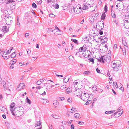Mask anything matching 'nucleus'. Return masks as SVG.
I'll use <instances>...</instances> for the list:
<instances>
[{
    "label": "nucleus",
    "instance_id": "f257e3e1",
    "mask_svg": "<svg viewBox=\"0 0 129 129\" xmlns=\"http://www.w3.org/2000/svg\"><path fill=\"white\" fill-rule=\"evenodd\" d=\"M121 63V62L118 60L114 61L111 63V66L115 72L118 71V67L120 66Z\"/></svg>",
    "mask_w": 129,
    "mask_h": 129
},
{
    "label": "nucleus",
    "instance_id": "f03ea898",
    "mask_svg": "<svg viewBox=\"0 0 129 129\" xmlns=\"http://www.w3.org/2000/svg\"><path fill=\"white\" fill-rule=\"evenodd\" d=\"M109 51L108 52V54L109 55H107L106 56H104L100 58V61H102L103 63H104L105 62H109L110 59L111 57L109 56L110 54H109Z\"/></svg>",
    "mask_w": 129,
    "mask_h": 129
},
{
    "label": "nucleus",
    "instance_id": "7ed1b4c3",
    "mask_svg": "<svg viewBox=\"0 0 129 129\" xmlns=\"http://www.w3.org/2000/svg\"><path fill=\"white\" fill-rule=\"evenodd\" d=\"M89 97L88 94L84 91L81 96H80L81 99L85 101H87L88 100Z\"/></svg>",
    "mask_w": 129,
    "mask_h": 129
},
{
    "label": "nucleus",
    "instance_id": "20e7f679",
    "mask_svg": "<svg viewBox=\"0 0 129 129\" xmlns=\"http://www.w3.org/2000/svg\"><path fill=\"white\" fill-rule=\"evenodd\" d=\"M83 89H82L81 88L78 89V90H77L76 91V95L77 96H81L82 94L83 93L84 91H83Z\"/></svg>",
    "mask_w": 129,
    "mask_h": 129
},
{
    "label": "nucleus",
    "instance_id": "39448f33",
    "mask_svg": "<svg viewBox=\"0 0 129 129\" xmlns=\"http://www.w3.org/2000/svg\"><path fill=\"white\" fill-rule=\"evenodd\" d=\"M12 18L10 16L8 17V18L6 19V20H5L6 23L8 25H10V24L11 23L12 21Z\"/></svg>",
    "mask_w": 129,
    "mask_h": 129
},
{
    "label": "nucleus",
    "instance_id": "423d86ee",
    "mask_svg": "<svg viewBox=\"0 0 129 129\" xmlns=\"http://www.w3.org/2000/svg\"><path fill=\"white\" fill-rule=\"evenodd\" d=\"M124 26L126 29L129 28V19L126 20L124 23Z\"/></svg>",
    "mask_w": 129,
    "mask_h": 129
},
{
    "label": "nucleus",
    "instance_id": "0eeeda50",
    "mask_svg": "<svg viewBox=\"0 0 129 129\" xmlns=\"http://www.w3.org/2000/svg\"><path fill=\"white\" fill-rule=\"evenodd\" d=\"M9 27L6 26H3L2 28V31L5 33H6L8 32L9 30Z\"/></svg>",
    "mask_w": 129,
    "mask_h": 129
},
{
    "label": "nucleus",
    "instance_id": "6e6552de",
    "mask_svg": "<svg viewBox=\"0 0 129 129\" xmlns=\"http://www.w3.org/2000/svg\"><path fill=\"white\" fill-rule=\"evenodd\" d=\"M73 10L74 12L76 14H79L81 11V10H80V9H78V7L74 6L73 8Z\"/></svg>",
    "mask_w": 129,
    "mask_h": 129
},
{
    "label": "nucleus",
    "instance_id": "1a4fd4ad",
    "mask_svg": "<svg viewBox=\"0 0 129 129\" xmlns=\"http://www.w3.org/2000/svg\"><path fill=\"white\" fill-rule=\"evenodd\" d=\"M96 28L100 30L101 29H103L104 27V24L103 23H100L99 25H96Z\"/></svg>",
    "mask_w": 129,
    "mask_h": 129
},
{
    "label": "nucleus",
    "instance_id": "9d476101",
    "mask_svg": "<svg viewBox=\"0 0 129 129\" xmlns=\"http://www.w3.org/2000/svg\"><path fill=\"white\" fill-rule=\"evenodd\" d=\"M24 88V84L23 83H20L19 85V87L17 88L18 90H21Z\"/></svg>",
    "mask_w": 129,
    "mask_h": 129
},
{
    "label": "nucleus",
    "instance_id": "9b49d317",
    "mask_svg": "<svg viewBox=\"0 0 129 129\" xmlns=\"http://www.w3.org/2000/svg\"><path fill=\"white\" fill-rule=\"evenodd\" d=\"M3 86L4 88V89L5 90H6L7 88H8V87L9 85H8V82H5V81H4L3 82Z\"/></svg>",
    "mask_w": 129,
    "mask_h": 129
},
{
    "label": "nucleus",
    "instance_id": "f8f14e48",
    "mask_svg": "<svg viewBox=\"0 0 129 129\" xmlns=\"http://www.w3.org/2000/svg\"><path fill=\"white\" fill-rule=\"evenodd\" d=\"M82 6V9L83 10H86L88 8L90 7L88 6V5L85 3H83Z\"/></svg>",
    "mask_w": 129,
    "mask_h": 129
},
{
    "label": "nucleus",
    "instance_id": "ddd939ff",
    "mask_svg": "<svg viewBox=\"0 0 129 129\" xmlns=\"http://www.w3.org/2000/svg\"><path fill=\"white\" fill-rule=\"evenodd\" d=\"M15 103H13L11 104L10 106V110L11 111H14L15 110Z\"/></svg>",
    "mask_w": 129,
    "mask_h": 129
},
{
    "label": "nucleus",
    "instance_id": "4468645a",
    "mask_svg": "<svg viewBox=\"0 0 129 129\" xmlns=\"http://www.w3.org/2000/svg\"><path fill=\"white\" fill-rule=\"evenodd\" d=\"M92 1V0H85L84 2H86L85 3L88 5V6L90 7L91 5L90 4V3Z\"/></svg>",
    "mask_w": 129,
    "mask_h": 129
},
{
    "label": "nucleus",
    "instance_id": "2eb2a0df",
    "mask_svg": "<svg viewBox=\"0 0 129 129\" xmlns=\"http://www.w3.org/2000/svg\"><path fill=\"white\" fill-rule=\"evenodd\" d=\"M67 93H69L72 91V88L71 87H68L66 89Z\"/></svg>",
    "mask_w": 129,
    "mask_h": 129
},
{
    "label": "nucleus",
    "instance_id": "dca6fc26",
    "mask_svg": "<svg viewBox=\"0 0 129 129\" xmlns=\"http://www.w3.org/2000/svg\"><path fill=\"white\" fill-rule=\"evenodd\" d=\"M25 102L26 103L28 104L29 105H31V101L28 98L27 96H26L25 99Z\"/></svg>",
    "mask_w": 129,
    "mask_h": 129
},
{
    "label": "nucleus",
    "instance_id": "f3484780",
    "mask_svg": "<svg viewBox=\"0 0 129 129\" xmlns=\"http://www.w3.org/2000/svg\"><path fill=\"white\" fill-rule=\"evenodd\" d=\"M69 80V78L67 76H66L63 78V82L66 83L68 82Z\"/></svg>",
    "mask_w": 129,
    "mask_h": 129
},
{
    "label": "nucleus",
    "instance_id": "a211bd4d",
    "mask_svg": "<svg viewBox=\"0 0 129 129\" xmlns=\"http://www.w3.org/2000/svg\"><path fill=\"white\" fill-rule=\"evenodd\" d=\"M53 104L55 107H56L58 104V102L57 100H54L53 101Z\"/></svg>",
    "mask_w": 129,
    "mask_h": 129
},
{
    "label": "nucleus",
    "instance_id": "6ab92c4d",
    "mask_svg": "<svg viewBox=\"0 0 129 129\" xmlns=\"http://www.w3.org/2000/svg\"><path fill=\"white\" fill-rule=\"evenodd\" d=\"M14 0H7L6 1V4H9L10 3H12V4L14 3V2L15 1Z\"/></svg>",
    "mask_w": 129,
    "mask_h": 129
},
{
    "label": "nucleus",
    "instance_id": "aec40b11",
    "mask_svg": "<svg viewBox=\"0 0 129 129\" xmlns=\"http://www.w3.org/2000/svg\"><path fill=\"white\" fill-rule=\"evenodd\" d=\"M80 115L78 113H76L74 115V116L75 117V118H80L81 117H80Z\"/></svg>",
    "mask_w": 129,
    "mask_h": 129
},
{
    "label": "nucleus",
    "instance_id": "412c9836",
    "mask_svg": "<svg viewBox=\"0 0 129 129\" xmlns=\"http://www.w3.org/2000/svg\"><path fill=\"white\" fill-rule=\"evenodd\" d=\"M52 116L54 118L56 119H60L61 118L60 117L54 114H53Z\"/></svg>",
    "mask_w": 129,
    "mask_h": 129
},
{
    "label": "nucleus",
    "instance_id": "4be33fe9",
    "mask_svg": "<svg viewBox=\"0 0 129 129\" xmlns=\"http://www.w3.org/2000/svg\"><path fill=\"white\" fill-rule=\"evenodd\" d=\"M71 110L72 111H70L69 112V113H74L75 112H76L77 111V110H76V108L73 107L72 108V109H71Z\"/></svg>",
    "mask_w": 129,
    "mask_h": 129
},
{
    "label": "nucleus",
    "instance_id": "5701e85b",
    "mask_svg": "<svg viewBox=\"0 0 129 129\" xmlns=\"http://www.w3.org/2000/svg\"><path fill=\"white\" fill-rule=\"evenodd\" d=\"M111 16L113 18H115L116 17V15L115 14V12L114 11L112 12V9H111Z\"/></svg>",
    "mask_w": 129,
    "mask_h": 129
},
{
    "label": "nucleus",
    "instance_id": "b1692460",
    "mask_svg": "<svg viewBox=\"0 0 129 129\" xmlns=\"http://www.w3.org/2000/svg\"><path fill=\"white\" fill-rule=\"evenodd\" d=\"M55 28L56 29H57L58 30V32H60V33H58L57 35H60L62 34L63 33V31L60 30L58 27L56 26L55 27Z\"/></svg>",
    "mask_w": 129,
    "mask_h": 129
},
{
    "label": "nucleus",
    "instance_id": "393cba45",
    "mask_svg": "<svg viewBox=\"0 0 129 129\" xmlns=\"http://www.w3.org/2000/svg\"><path fill=\"white\" fill-rule=\"evenodd\" d=\"M80 81L78 80H76L74 81L73 82V83L75 86H76V85L80 83Z\"/></svg>",
    "mask_w": 129,
    "mask_h": 129
},
{
    "label": "nucleus",
    "instance_id": "a878e982",
    "mask_svg": "<svg viewBox=\"0 0 129 129\" xmlns=\"http://www.w3.org/2000/svg\"><path fill=\"white\" fill-rule=\"evenodd\" d=\"M53 1H52V2H51L49 4V5L50 6L52 7V8H53V7L54 6V3L53 2Z\"/></svg>",
    "mask_w": 129,
    "mask_h": 129
},
{
    "label": "nucleus",
    "instance_id": "bb28decb",
    "mask_svg": "<svg viewBox=\"0 0 129 129\" xmlns=\"http://www.w3.org/2000/svg\"><path fill=\"white\" fill-rule=\"evenodd\" d=\"M41 125V122H40V121H37L36 123V124L35 125V126H40Z\"/></svg>",
    "mask_w": 129,
    "mask_h": 129
},
{
    "label": "nucleus",
    "instance_id": "cd10ccee",
    "mask_svg": "<svg viewBox=\"0 0 129 129\" xmlns=\"http://www.w3.org/2000/svg\"><path fill=\"white\" fill-rule=\"evenodd\" d=\"M122 112V113H123V110L122 109H121V108L120 107L117 110V112Z\"/></svg>",
    "mask_w": 129,
    "mask_h": 129
},
{
    "label": "nucleus",
    "instance_id": "c85d7f7f",
    "mask_svg": "<svg viewBox=\"0 0 129 129\" xmlns=\"http://www.w3.org/2000/svg\"><path fill=\"white\" fill-rule=\"evenodd\" d=\"M83 46L84 48V50H86L88 49L89 47V46H88V45H87V44H85Z\"/></svg>",
    "mask_w": 129,
    "mask_h": 129
},
{
    "label": "nucleus",
    "instance_id": "c756f323",
    "mask_svg": "<svg viewBox=\"0 0 129 129\" xmlns=\"http://www.w3.org/2000/svg\"><path fill=\"white\" fill-rule=\"evenodd\" d=\"M115 110H113L112 111H106L105 112V113L106 114H111L112 113H113L115 111Z\"/></svg>",
    "mask_w": 129,
    "mask_h": 129
},
{
    "label": "nucleus",
    "instance_id": "7c9ffc66",
    "mask_svg": "<svg viewBox=\"0 0 129 129\" xmlns=\"http://www.w3.org/2000/svg\"><path fill=\"white\" fill-rule=\"evenodd\" d=\"M90 72L89 71H87L83 72V74L84 75H88L90 74Z\"/></svg>",
    "mask_w": 129,
    "mask_h": 129
},
{
    "label": "nucleus",
    "instance_id": "2f4dec72",
    "mask_svg": "<svg viewBox=\"0 0 129 129\" xmlns=\"http://www.w3.org/2000/svg\"><path fill=\"white\" fill-rule=\"evenodd\" d=\"M16 56V54L15 52H13L12 54L11 55L10 57L11 58H14Z\"/></svg>",
    "mask_w": 129,
    "mask_h": 129
},
{
    "label": "nucleus",
    "instance_id": "473e14b6",
    "mask_svg": "<svg viewBox=\"0 0 129 129\" xmlns=\"http://www.w3.org/2000/svg\"><path fill=\"white\" fill-rule=\"evenodd\" d=\"M71 40L73 42L75 43L76 44H78V41L77 40L72 39H71Z\"/></svg>",
    "mask_w": 129,
    "mask_h": 129
},
{
    "label": "nucleus",
    "instance_id": "72a5a7b5",
    "mask_svg": "<svg viewBox=\"0 0 129 129\" xmlns=\"http://www.w3.org/2000/svg\"><path fill=\"white\" fill-rule=\"evenodd\" d=\"M88 60L89 62H92L93 63H94V59L92 58H89Z\"/></svg>",
    "mask_w": 129,
    "mask_h": 129
},
{
    "label": "nucleus",
    "instance_id": "f704fd0d",
    "mask_svg": "<svg viewBox=\"0 0 129 129\" xmlns=\"http://www.w3.org/2000/svg\"><path fill=\"white\" fill-rule=\"evenodd\" d=\"M59 5L57 4H54L53 8L54 7L55 9H58L59 8Z\"/></svg>",
    "mask_w": 129,
    "mask_h": 129
},
{
    "label": "nucleus",
    "instance_id": "c9c22d12",
    "mask_svg": "<svg viewBox=\"0 0 129 129\" xmlns=\"http://www.w3.org/2000/svg\"><path fill=\"white\" fill-rule=\"evenodd\" d=\"M42 80V79H41L40 80L38 81H37L36 84L38 85L41 84V83L42 82V81H41Z\"/></svg>",
    "mask_w": 129,
    "mask_h": 129
},
{
    "label": "nucleus",
    "instance_id": "e433bc0d",
    "mask_svg": "<svg viewBox=\"0 0 129 129\" xmlns=\"http://www.w3.org/2000/svg\"><path fill=\"white\" fill-rule=\"evenodd\" d=\"M13 47H11L10 48V49L9 50H8L6 52V54H8L9 52V51L10 50V51L9 52V53H10L11 52V51L13 50Z\"/></svg>",
    "mask_w": 129,
    "mask_h": 129
},
{
    "label": "nucleus",
    "instance_id": "4c0bfd02",
    "mask_svg": "<svg viewBox=\"0 0 129 129\" xmlns=\"http://www.w3.org/2000/svg\"><path fill=\"white\" fill-rule=\"evenodd\" d=\"M106 17L105 14L104 13L102 14L101 16V19H103L105 18Z\"/></svg>",
    "mask_w": 129,
    "mask_h": 129
},
{
    "label": "nucleus",
    "instance_id": "58836bf2",
    "mask_svg": "<svg viewBox=\"0 0 129 129\" xmlns=\"http://www.w3.org/2000/svg\"><path fill=\"white\" fill-rule=\"evenodd\" d=\"M67 101L68 102H72V98L71 97L67 99Z\"/></svg>",
    "mask_w": 129,
    "mask_h": 129
},
{
    "label": "nucleus",
    "instance_id": "ea45409f",
    "mask_svg": "<svg viewBox=\"0 0 129 129\" xmlns=\"http://www.w3.org/2000/svg\"><path fill=\"white\" fill-rule=\"evenodd\" d=\"M1 17H2L3 18H4L6 20V19L8 18V17L9 16H8L7 15L4 16V15H2L1 16Z\"/></svg>",
    "mask_w": 129,
    "mask_h": 129
},
{
    "label": "nucleus",
    "instance_id": "a19ab883",
    "mask_svg": "<svg viewBox=\"0 0 129 129\" xmlns=\"http://www.w3.org/2000/svg\"><path fill=\"white\" fill-rule=\"evenodd\" d=\"M122 51L123 53V55H125L126 54L125 53V47H124L122 49Z\"/></svg>",
    "mask_w": 129,
    "mask_h": 129
},
{
    "label": "nucleus",
    "instance_id": "79ce46f5",
    "mask_svg": "<svg viewBox=\"0 0 129 129\" xmlns=\"http://www.w3.org/2000/svg\"><path fill=\"white\" fill-rule=\"evenodd\" d=\"M5 55H6V54H5L4 56L2 55V56L3 57H4V59H7L9 58V56H5Z\"/></svg>",
    "mask_w": 129,
    "mask_h": 129
},
{
    "label": "nucleus",
    "instance_id": "37998d69",
    "mask_svg": "<svg viewBox=\"0 0 129 129\" xmlns=\"http://www.w3.org/2000/svg\"><path fill=\"white\" fill-rule=\"evenodd\" d=\"M104 11L105 12H107V6H105L104 7Z\"/></svg>",
    "mask_w": 129,
    "mask_h": 129
},
{
    "label": "nucleus",
    "instance_id": "c03bdc74",
    "mask_svg": "<svg viewBox=\"0 0 129 129\" xmlns=\"http://www.w3.org/2000/svg\"><path fill=\"white\" fill-rule=\"evenodd\" d=\"M49 16L52 18H54L55 17V16L52 14H49Z\"/></svg>",
    "mask_w": 129,
    "mask_h": 129
},
{
    "label": "nucleus",
    "instance_id": "a18cd8bd",
    "mask_svg": "<svg viewBox=\"0 0 129 129\" xmlns=\"http://www.w3.org/2000/svg\"><path fill=\"white\" fill-rule=\"evenodd\" d=\"M32 6L33 8H37V5L34 3H33L32 4Z\"/></svg>",
    "mask_w": 129,
    "mask_h": 129
},
{
    "label": "nucleus",
    "instance_id": "49530a36",
    "mask_svg": "<svg viewBox=\"0 0 129 129\" xmlns=\"http://www.w3.org/2000/svg\"><path fill=\"white\" fill-rule=\"evenodd\" d=\"M84 49V48L83 47H83H80V49H79V51L80 52H82V51Z\"/></svg>",
    "mask_w": 129,
    "mask_h": 129
},
{
    "label": "nucleus",
    "instance_id": "de8ad7c7",
    "mask_svg": "<svg viewBox=\"0 0 129 129\" xmlns=\"http://www.w3.org/2000/svg\"><path fill=\"white\" fill-rule=\"evenodd\" d=\"M64 99V98L63 97H60L59 98V100L60 101H63Z\"/></svg>",
    "mask_w": 129,
    "mask_h": 129
},
{
    "label": "nucleus",
    "instance_id": "09e8293b",
    "mask_svg": "<svg viewBox=\"0 0 129 129\" xmlns=\"http://www.w3.org/2000/svg\"><path fill=\"white\" fill-rule=\"evenodd\" d=\"M47 31L48 33H49V32H50V31H51L52 32H53V30H52V29H50L49 28H48L47 29Z\"/></svg>",
    "mask_w": 129,
    "mask_h": 129
},
{
    "label": "nucleus",
    "instance_id": "8fccbe9b",
    "mask_svg": "<svg viewBox=\"0 0 129 129\" xmlns=\"http://www.w3.org/2000/svg\"><path fill=\"white\" fill-rule=\"evenodd\" d=\"M29 33H27L25 34V37L28 38L29 37Z\"/></svg>",
    "mask_w": 129,
    "mask_h": 129
},
{
    "label": "nucleus",
    "instance_id": "3c124183",
    "mask_svg": "<svg viewBox=\"0 0 129 129\" xmlns=\"http://www.w3.org/2000/svg\"><path fill=\"white\" fill-rule=\"evenodd\" d=\"M20 97L23 98L24 97V94L22 92L20 94Z\"/></svg>",
    "mask_w": 129,
    "mask_h": 129
},
{
    "label": "nucleus",
    "instance_id": "603ef678",
    "mask_svg": "<svg viewBox=\"0 0 129 129\" xmlns=\"http://www.w3.org/2000/svg\"><path fill=\"white\" fill-rule=\"evenodd\" d=\"M17 60L16 59H14L12 60L11 61V62H13L14 63H15L16 62Z\"/></svg>",
    "mask_w": 129,
    "mask_h": 129
},
{
    "label": "nucleus",
    "instance_id": "864d4df0",
    "mask_svg": "<svg viewBox=\"0 0 129 129\" xmlns=\"http://www.w3.org/2000/svg\"><path fill=\"white\" fill-rule=\"evenodd\" d=\"M48 127L50 129H54L52 127V125L50 124L48 125Z\"/></svg>",
    "mask_w": 129,
    "mask_h": 129
},
{
    "label": "nucleus",
    "instance_id": "5fc2aeb1",
    "mask_svg": "<svg viewBox=\"0 0 129 129\" xmlns=\"http://www.w3.org/2000/svg\"><path fill=\"white\" fill-rule=\"evenodd\" d=\"M124 43V41L122 40V43H123V44H124V46H126V47L127 48V46L126 43L125 44V42H124L125 43Z\"/></svg>",
    "mask_w": 129,
    "mask_h": 129
},
{
    "label": "nucleus",
    "instance_id": "6e6d98bb",
    "mask_svg": "<svg viewBox=\"0 0 129 129\" xmlns=\"http://www.w3.org/2000/svg\"><path fill=\"white\" fill-rule=\"evenodd\" d=\"M78 124L80 125H82L84 124V123L82 121H79V122Z\"/></svg>",
    "mask_w": 129,
    "mask_h": 129
},
{
    "label": "nucleus",
    "instance_id": "4d7b16f0",
    "mask_svg": "<svg viewBox=\"0 0 129 129\" xmlns=\"http://www.w3.org/2000/svg\"><path fill=\"white\" fill-rule=\"evenodd\" d=\"M29 13H30V12H27L25 14V17H27L28 16V15H29Z\"/></svg>",
    "mask_w": 129,
    "mask_h": 129
},
{
    "label": "nucleus",
    "instance_id": "13d9d810",
    "mask_svg": "<svg viewBox=\"0 0 129 129\" xmlns=\"http://www.w3.org/2000/svg\"><path fill=\"white\" fill-rule=\"evenodd\" d=\"M30 51L29 49H27V53L28 55H29L30 54Z\"/></svg>",
    "mask_w": 129,
    "mask_h": 129
},
{
    "label": "nucleus",
    "instance_id": "bf43d9fd",
    "mask_svg": "<svg viewBox=\"0 0 129 129\" xmlns=\"http://www.w3.org/2000/svg\"><path fill=\"white\" fill-rule=\"evenodd\" d=\"M62 124L63 125H66L67 123L66 122L64 121H63L62 122Z\"/></svg>",
    "mask_w": 129,
    "mask_h": 129
},
{
    "label": "nucleus",
    "instance_id": "052dcab7",
    "mask_svg": "<svg viewBox=\"0 0 129 129\" xmlns=\"http://www.w3.org/2000/svg\"><path fill=\"white\" fill-rule=\"evenodd\" d=\"M71 129H74V125L72 124L71 125Z\"/></svg>",
    "mask_w": 129,
    "mask_h": 129
},
{
    "label": "nucleus",
    "instance_id": "680f3d73",
    "mask_svg": "<svg viewBox=\"0 0 129 129\" xmlns=\"http://www.w3.org/2000/svg\"><path fill=\"white\" fill-rule=\"evenodd\" d=\"M96 72H97L98 73H100V71L99 69H98V68L96 69Z\"/></svg>",
    "mask_w": 129,
    "mask_h": 129
},
{
    "label": "nucleus",
    "instance_id": "e2e57ef3",
    "mask_svg": "<svg viewBox=\"0 0 129 129\" xmlns=\"http://www.w3.org/2000/svg\"><path fill=\"white\" fill-rule=\"evenodd\" d=\"M99 33L100 35H102L103 34V31H101V30L99 31Z\"/></svg>",
    "mask_w": 129,
    "mask_h": 129
},
{
    "label": "nucleus",
    "instance_id": "0e129e2a",
    "mask_svg": "<svg viewBox=\"0 0 129 129\" xmlns=\"http://www.w3.org/2000/svg\"><path fill=\"white\" fill-rule=\"evenodd\" d=\"M52 2V0H48L47 1V2L48 4H49L50 2Z\"/></svg>",
    "mask_w": 129,
    "mask_h": 129
},
{
    "label": "nucleus",
    "instance_id": "69168bd1",
    "mask_svg": "<svg viewBox=\"0 0 129 129\" xmlns=\"http://www.w3.org/2000/svg\"><path fill=\"white\" fill-rule=\"evenodd\" d=\"M117 47V45L116 44H115L114 46V49H116Z\"/></svg>",
    "mask_w": 129,
    "mask_h": 129
},
{
    "label": "nucleus",
    "instance_id": "338daca9",
    "mask_svg": "<svg viewBox=\"0 0 129 129\" xmlns=\"http://www.w3.org/2000/svg\"><path fill=\"white\" fill-rule=\"evenodd\" d=\"M64 127L62 125H61L60 127V129H64Z\"/></svg>",
    "mask_w": 129,
    "mask_h": 129
},
{
    "label": "nucleus",
    "instance_id": "774afa93",
    "mask_svg": "<svg viewBox=\"0 0 129 129\" xmlns=\"http://www.w3.org/2000/svg\"><path fill=\"white\" fill-rule=\"evenodd\" d=\"M2 117L4 119H6V116L5 114H3L2 115Z\"/></svg>",
    "mask_w": 129,
    "mask_h": 129
}]
</instances>
